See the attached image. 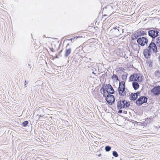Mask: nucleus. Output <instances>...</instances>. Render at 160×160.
I'll return each instance as SVG.
<instances>
[{
    "instance_id": "obj_1",
    "label": "nucleus",
    "mask_w": 160,
    "mask_h": 160,
    "mask_svg": "<svg viewBox=\"0 0 160 160\" xmlns=\"http://www.w3.org/2000/svg\"><path fill=\"white\" fill-rule=\"evenodd\" d=\"M125 82H122L119 83V85L118 88L119 94L122 96H124L126 95L125 85Z\"/></svg>"
},
{
    "instance_id": "obj_2",
    "label": "nucleus",
    "mask_w": 160,
    "mask_h": 160,
    "mask_svg": "<svg viewBox=\"0 0 160 160\" xmlns=\"http://www.w3.org/2000/svg\"><path fill=\"white\" fill-rule=\"evenodd\" d=\"M130 80L132 81H137L141 82L142 81V78L140 75L137 74H134L131 76Z\"/></svg>"
},
{
    "instance_id": "obj_3",
    "label": "nucleus",
    "mask_w": 160,
    "mask_h": 160,
    "mask_svg": "<svg viewBox=\"0 0 160 160\" xmlns=\"http://www.w3.org/2000/svg\"><path fill=\"white\" fill-rule=\"evenodd\" d=\"M151 94L154 96H157L160 94V86H158L154 87L151 90Z\"/></svg>"
},
{
    "instance_id": "obj_4",
    "label": "nucleus",
    "mask_w": 160,
    "mask_h": 160,
    "mask_svg": "<svg viewBox=\"0 0 160 160\" xmlns=\"http://www.w3.org/2000/svg\"><path fill=\"white\" fill-rule=\"evenodd\" d=\"M148 49L149 51L152 53H156L157 52V47L155 43L153 42L151 43L148 47Z\"/></svg>"
},
{
    "instance_id": "obj_5",
    "label": "nucleus",
    "mask_w": 160,
    "mask_h": 160,
    "mask_svg": "<svg viewBox=\"0 0 160 160\" xmlns=\"http://www.w3.org/2000/svg\"><path fill=\"white\" fill-rule=\"evenodd\" d=\"M137 41L139 44L142 46H144L147 43L148 40L146 38L142 37L138 38Z\"/></svg>"
},
{
    "instance_id": "obj_6",
    "label": "nucleus",
    "mask_w": 160,
    "mask_h": 160,
    "mask_svg": "<svg viewBox=\"0 0 160 160\" xmlns=\"http://www.w3.org/2000/svg\"><path fill=\"white\" fill-rule=\"evenodd\" d=\"M147 98L145 97H141L136 102V104L139 105L147 102Z\"/></svg>"
},
{
    "instance_id": "obj_7",
    "label": "nucleus",
    "mask_w": 160,
    "mask_h": 160,
    "mask_svg": "<svg viewBox=\"0 0 160 160\" xmlns=\"http://www.w3.org/2000/svg\"><path fill=\"white\" fill-rule=\"evenodd\" d=\"M158 31L155 29L149 30L148 32V35L152 38H155L158 36Z\"/></svg>"
},
{
    "instance_id": "obj_8",
    "label": "nucleus",
    "mask_w": 160,
    "mask_h": 160,
    "mask_svg": "<svg viewBox=\"0 0 160 160\" xmlns=\"http://www.w3.org/2000/svg\"><path fill=\"white\" fill-rule=\"evenodd\" d=\"M107 102L110 104H112L115 101V98L113 95H108L106 98Z\"/></svg>"
},
{
    "instance_id": "obj_9",
    "label": "nucleus",
    "mask_w": 160,
    "mask_h": 160,
    "mask_svg": "<svg viewBox=\"0 0 160 160\" xmlns=\"http://www.w3.org/2000/svg\"><path fill=\"white\" fill-rule=\"evenodd\" d=\"M106 89L108 93L112 94L114 92L112 86L110 84H107L105 86Z\"/></svg>"
},
{
    "instance_id": "obj_10",
    "label": "nucleus",
    "mask_w": 160,
    "mask_h": 160,
    "mask_svg": "<svg viewBox=\"0 0 160 160\" xmlns=\"http://www.w3.org/2000/svg\"><path fill=\"white\" fill-rule=\"evenodd\" d=\"M140 93L139 92H137L136 93L134 94H132L130 95L129 98L131 100H135L138 98V96L139 95Z\"/></svg>"
},
{
    "instance_id": "obj_11",
    "label": "nucleus",
    "mask_w": 160,
    "mask_h": 160,
    "mask_svg": "<svg viewBox=\"0 0 160 160\" xmlns=\"http://www.w3.org/2000/svg\"><path fill=\"white\" fill-rule=\"evenodd\" d=\"M152 52L149 51V50L148 48L145 49L143 52V53L145 57L147 58L150 57V56Z\"/></svg>"
},
{
    "instance_id": "obj_12",
    "label": "nucleus",
    "mask_w": 160,
    "mask_h": 160,
    "mask_svg": "<svg viewBox=\"0 0 160 160\" xmlns=\"http://www.w3.org/2000/svg\"><path fill=\"white\" fill-rule=\"evenodd\" d=\"M125 100L122 101L118 102V108L121 109L122 108H125Z\"/></svg>"
},
{
    "instance_id": "obj_13",
    "label": "nucleus",
    "mask_w": 160,
    "mask_h": 160,
    "mask_svg": "<svg viewBox=\"0 0 160 160\" xmlns=\"http://www.w3.org/2000/svg\"><path fill=\"white\" fill-rule=\"evenodd\" d=\"M120 28L118 26L117 27V26H115L113 27V28L115 30V32L117 33V34L116 35V36H118L120 34L119 30Z\"/></svg>"
},
{
    "instance_id": "obj_14",
    "label": "nucleus",
    "mask_w": 160,
    "mask_h": 160,
    "mask_svg": "<svg viewBox=\"0 0 160 160\" xmlns=\"http://www.w3.org/2000/svg\"><path fill=\"white\" fill-rule=\"evenodd\" d=\"M133 48L135 50L138 51L140 49L139 44H133L132 45Z\"/></svg>"
},
{
    "instance_id": "obj_15",
    "label": "nucleus",
    "mask_w": 160,
    "mask_h": 160,
    "mask_svg": "<svg viewBox=\"0 0 160 160\" xmlns=\"http://www.w3.org/2000/svg\"><path fill=\"white\" fill-rule=\"evenodd\" d=\"M71 49L68 48L66 49L65 56L66 57H67L71 52Z\"/></svg>"
},
{
    "instance_id": "obj_16",
    "label": "nucleus",
    "mask_w": 160,
    "mask_h": 160,
    "mask_svg": "<svg viewBox=\"0 0 160 160\" xmlns=\"http://www.w3.org/2000/svg\"><path fill=\"white\" fill-rule=\"evenodd\" d=\"M132 86L134 88L135 90L138 89L139 88V85L137 82H133L132 83Z\"/></svg>"
},
{
    "instance_id": "obj_17",
    "label": "nucleus",
    "mask_w": 160,
    "mask_h": 160,
    "mask_svg": "<svg viewBox=\"0 0 160 160\" xmlns=\"http://www.w3.org/2000/svg\"><path fill=\"white\" fill-rule=\"evenodd\" d=\"M141 34H142V35H144V34H146V33L144 31H142V32H137L136 33H135L134 34V35L135 36V37H136V36H137V37H138V36L139 35H140Z\"/></svg>"
},
{
    "instance_id": "obj_18",
    "label": "nucleus",
    "mask_w": 160,
    "mask_h": 160,
    "mask_svg": "<svg viewBox=\"0 0 160 160\" xmlns=\"http://www.w3.org/2000/svg\"><path fill=\"white\" fill-rule=\"evenodd\" d=\"M112 79L114 81H117L118 80V76L116 75L113 74V76H112Z\"/></svg>"
},
{
    "instance_id": "obj_19",
    "label": "nucleus",
    "mask_w": 160,
    "mask_h": 160,
    "mask_svg": "<svg viewBox=\"0 0 160 160\" xmlns=\"http://www.w3.org/2000/svg\"><path fill=\"white\" fill-rule=\"evenodd\" d=\"M111 149V148L109 146H107L105 147V150L107 152L109 151Z\"/></svg>"
},
{
    "instance_id": "obj_20",
    "label": "nucleus",
    "mask_w": 160,
    "mask_h": 160,
    "mask_svg": "<svg viewBox=\"0 0 160 160\" xmlns=\"http://www.w3.org/2000/svg\"><path fill=\"white\" fill-rule=\"evenodd\" d=\"M112 154L115 157H118V154L117 152L115 151H114L113 152Z\"/></svg>"
},
{
    "instance_id": "obj_21",
    "label": "nucleus",
    "mask_w": 160,
    "mask_h": 160,
    "mask_svg": "<svg viewBox=\"0 0 160 160\" xmlns=\"http://www.w3.org/2000/svg\"><path fill=\"white\" fill-rule=\"evenodd\" d=\"M28 123V121H26L23 122L22 123V125L24 127H26Z\"/></svg>"
},
{
    "instance_id": "obj_22",
    "label": "nucleus",
    "mask_w": 160,
    "mask_h": 160,
    "mask_svg": "<svg viewBox=\"0 0 160 160\" xmlns=\"http://www.w3.org/2000/svg\"><path fill=\"white\" fill-rule=\"evenodd\" d=\"M125 108H127L128 106H129L130 104L129 102H127L126 101H125Z\"/></svg>"
},
{
    "instance_id": "obj_23",
    "label": "nucleus",
    "mask_w": 160,
    "mask_h": 160,
    "mask_svg": "<svg viewBox=\"0 0 160 160\" xmlns=\"http://www.w3.org/2000/svg\"><path fill=\"white\" fill-rule=\"evenodd\" d=\"M158 62L159 63V64H160V56H159L158 57Z\"/></svg>"
},
{
    "instance_id": "obj_24",
    "label": "nucleus",
    "mask_w": 160,
    "mask_h": 160,
    "mask_svg": "<svg viewBox=\"0 0 160 160\" xmlns=\"http://www.w3.org/2000/svg\"><path fill=\"white\" fill-rule=\"evenodd\" d=\"M122 112V110H119L118 112L120 113H121Z\"/></svg>"
},
{
    "instance_id": "obj_25",
    "label": "nucleus",
    "mask_w": 160,
    "mask_h": 160,
    "mask_svg": "<svg viewBox=\"0 0 160 160\" xmlns=\"http://www.w3.org/2000/svg\"><path fill=\"white\" fill-rule=\"evenodd\" d=\"M25 85H26V81H25Z\"/></svg>"
}]
</instances>
